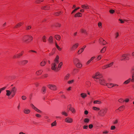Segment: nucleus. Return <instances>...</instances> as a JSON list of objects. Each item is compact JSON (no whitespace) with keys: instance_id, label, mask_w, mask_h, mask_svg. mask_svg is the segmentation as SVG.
I'll list each match as a JSON object with an SVG mask.
<instances>
[{"instance_id":"473e14b6","label":"nucleus","mask_w":134,"mask_h":134,"mask_svg":"<svg viewBox=\"0 0 134 134\" xmlns=\"http://www.w3.org/2000/svg\"><path fill=\"white\" fill-rule=\"evenodd\" d=\"M44 0H36L35 1V3L36 4L40 3L43 2Z\"/></svg>"},{"instance_id":"603ef678","label":"nucleus","mask_w":134,"mask_h":134,"mask_svg":"<svg viewBox=\"0 0 134 134\" xmlns=\"http://www.w3.org/2000/svg\"><path fill=\"white\" fill-rule=\"evenodd\" d=\"M109 133V131L107 130H105L102 132V133L103 134H108Z\"/></svg>"},{"instance_id":"ddd939ff","label":"nucleus","mask_w":134,"mask_h":134,"mask_svg":"<svg viewBox=\"0 0 134 134\" xmlns=\"http://www.w3.org/2000/svg\"><path fill=\"white\" fill-rule=\"evenodd\" d=\"M80 96L81 97L82 99H85L87 96L86 93H82L80 94Z\"/></svg>"},{"instance_id":"2eb2a0df","label":"nucleus","mask_w":134,"mask_h":134,"mask_svg":"<svg viewBox=\"0 0 134 134\" xmlns=\"http://www.w3.org/2000/svg\"><path fill=\"white\" fill-rule=\"evenodd\" d=\"M70 76V74H66L64 77V80L65 81L68 80Z\"/></svg>"},{"instance_id":"f8f14e48","label":"nucleus","mask_w":134,"mask_h":134,"mask_svg":"<svg viewBox=\"0 0 134 134\" xmlns=\"http://www.w3.org/2000/svg\"><path fill=\"white\" fill-rule=\"evenodd\" d=\"M99 41L100 43L103 45H105L107 42L102 38H100L99 39Z\"/></svg>"},{"instance_id":"ea45409f","label":"nucleus","mask_w":134,"mask_h":134,"mask_svg":"<svg viewBox=\"0 0 134 134\" xmlns=\"http://www.w3.org/2000/svg\"><path fill=\"white\" fill-rule=\"evenodd\" d=\"M57 125V122L56 121L51 124V125L52 127L56 126Z\"/></svg>"},{"instance_id":"c9c22d12","label":"nucleus","mask_w":134,"mask_h":134,"mask_svg":"<svg viewBox=\"0 0 134 134\" xmlns=\"http://www.w3.org/2000/svg\"><path fill=\"white\" fill-rule=\"evenodd\" d=\"M48 41L50 43H52L53 42V38L52 36H50L49 38Z\"/></svg>"},{"instance_id":"a18cd8bd","label":"nucleus","mask_w":134,"mask_h":134,"mask_svg":"<svg viewBox=\"0 0 134 134\" xmlns=\"http://www.w3.org/2000/svg\"><path fill=\"white\" fill-rule=\"evenodd\" d=\"M114 64L113 62H111L109 64H107L108 68H110L111 66H112Z\"/></svg>"},{"instance_id":"338daca9","label":"nucleus","mask_w":134,"mask_h":134,"mask_svg":"<svg viewBox=\"0 0 134 134\" xmlns=\"http://www.w3.org/2000/svg\"><path fill=\"white\" fill-rule=\"evenodd\" d=\"M115 12V11L114 10L111 9L110 10L109 12L111 14H113Z\"/></svg>"},{"instance_id":"e433bc0d","label":"nucleus","mask_w":134,"mask_h":134,"mask_svg":"<svg viewBox=\"0 0 134 134\" xmlns=\"http://www.w3.org/2000/svg\"><path fill=\"white\" fill-rule=\"evenodd\" d=\"M116 129V127L114 125H111L110 127L111 130H115Z\"/></svg>"},{"instance_id":"cd10ccee","label":"nucleus","mask_w":134,"mask_h":134,"mask_svg":"<svg viewBox=\"0 0 134 134\" xmlns=\"http://www.w3.org/2000/svg\"><path fill=\"white\" fill-rule=\"evenodd\" d=\"M125 108V106L124 105H122L120 107H119L117 110H118L120 111H123Z\"/></svg>"},{"instance_id":"4d7b16f0","label":"nucleus","mask_w":134,"mask_h":134,"mask_svg":"<svg viewBox=\"0 0 134 134\" xmlns=\"http://www.w3.org/2000/svg\"><path fill=\"white\" fill-rule=\"evenodd\" d=\"M67 107L68 109L70 110L72 109V107L71 105V104H69L68 106Z\"/></svg>"},{"instance_id":"72a5a7b5","label":"nucleus","mask_w":134,"mask_h":134,"mask_svg":"<svg viewBox=\"0 0 134 134\" xmlns=\"http://www.w3.org/2000/svg\"><path fill=\"white\" fill-rule=\"evenodd\" d=\"M46 37L45 36H43L42 37V40L44 42H46Z\"/></svg>"},{"instance_id":"4be33fe9","label":"nucleus","mask_w":134,"mask_h":134,"mask_svg":"<svg viewBox=\"0 0 134 134\" xmlns=\"http://www.w3.org/2000/svg\"><path fill=\"white\" fill-rule=\"evenodd\" d=\"M42 72L43 71L42 70H40L36 72V74L37 75H40L42 74Z\"/></svg>"},{"instance_id":"13d9d810","label":"nucleus","mask_w":134,"mask_h":134,"mask_svg":"<svg viewBox=\"0 0 134 134\" xmlns=\"http://www.w3.org/2000/svg\"><path fill=\"white\" fill-rule=\"evenodd\" d=\"M119 36V33L118 32H116L115 34V38H116Z\"/></svg>"},{"instance_id":"c03bdc74","label":"nucleus","mask_w":134,"mask_h":134,"mask_svg":"<svg viewBox=\"0 0 134 134\" xmlns=\"http://www.w3.org/2000/svg\"><path fill=\"white\" fill-rule=\"evenodd\" d=\"M62 12L61 11H59L55 13V15L56 16H58L60 15L62 13Z\"/></svg>"},{"instance_id":"5701e85b","label":"nucleus","mask_w":134,"mask_h":134,"mask_svg":"<svg viewBox=\"0 0 134 134\" xmlns=\"http://www.w3.org/2000/svg\"><path fill=\"white\" fill-rule=\"evenodd\" d=\"M82 16V14L80 12H78L75 15L74 17L75 18L81 17Z\"/></svg>"},{"instance_id":"c756f323","label":"nucleus","mask_w":134,"mask_h":134,"mask_svg":"<svg viewBox=\"0 0 134 134\" xmlns=\"http://www.w3.org/2000/svg\"><path fill=\"white\" fill-rule=\"evenodd\" d=\"M93 103L95 104H100L102 103L101 101L98 100H94L93 101Z\"/></svg>"},{"instance_id":"dca6fc26","label":"nucleus","mask_w":134,"mask_h":134,"mask_svg":"<svg viewBox=\"0 0 134 134\" xmlns=\"http://www.w3.org/2000/svg\"><path fill=\"white\" fill-rule=\"evenodd\" d=\"M80 60L77 58H74L73 60V62L75 65L77 63L80 62Z\"/></svg>"},{"instance_id":"f704fd0d","label":"nucleus","mask_w":134,"mask_h":134,"mask_svg":"<svg viewBox=\"0 0 134 134\" xmlns=\"http://www.w3.org/2000/svg\"><path fill=\"white\" fill-rule=\"evenodd\" d=\"M20 57L18 54H17L14 55L13 57V58L14 59L19 58Z\"/></svg>"},{"instance_id":"39448f33","label":"nucleus","mask_w":134,"mask_h":134,"mask_svg":"<svg viewBox=\"0 0 134 134\" xmlns=\"http://www.w3.org/2000/svg\"><path fill=\"white\" fill-rule=\"evenodd\" d=\"M107 109H103L100 110L99 111L98 113V115L101 117H103L105 116L107 113Z\"/></svg>"},{"instance_id":"20e7f679","label":"nucleus","mask_w":134,"mask_h":134,"mask_svg":"<svg viewBox=\"0 0 134 134\" xmlns=\"http://www.w3.org/2000/svg\"><path fill=\"white\" fill-rule=\"evenodd\" d=\"M33 37L32 36L26 35L23 37L22 40L24 43L28 44L33 40Z\"/></svg>"},{"instance_id":"0eeeda50","label":"nucleus","mask_w":134,"mask_h":134,"mask_svg":"<svg viewBox=\"0 0 134 134\" xmlns=\"http://www.w3.org/2000/svg\"><path fill=\"white\" fill-rule=\"evenodd\" d=\"M47 87L51 90L53 91H56L57 89L56 86L53 84H48L47 85Z\"/></svg>"},{"instance_id":"864d4df0","label":"nucleus","mask_w":134,"mask_h":134,"mask_svg":"<svg viewBox=\"0 0 134 134\" xmlns=\"http://www.w3.org/2000/svg\"><path fill=\"white\" fill-rule=\"evenodd\" d=\"M74 80H72L68 81V83L69 84H70L74 82Z\"/></svg>"},{"instance_id":"37998d69","label":"nucleus","mask_w":134,"mask_h":134,"mask_svg":"<svg viewBox=\"0 0 134 134\" xmlns=\"http://www.w3.org/2000/svg\"><path fill=\"white\" fill-rule=\"evenodd\" d=\"M70 111L73 114H75L76 113V110L73 107L70 110Z\"/></svg>"},{"instance_id":"423d86ee","label":"nucleus","mask_w":134,"mask_h":134,"mask_svg":"<svg viewBox=\"0 0 134 134\" xmlns=\"http://www.w3.org/2000/svg\"><path fill=\"white\" fill-rule=\"evenodd\" d=\"M128 54H122L120 58V60L121 61H123L128 60L129 59L128 57Z\"/></svg>"},{"instance_id":"7ed1b4c3","label":"nucleus","mask_w":134,"mask_h":134,"mask_svg":"<svg viewBox=\"0 0 134 134\" xmlns=\"http://www.w3.org/2000/svg\"><path fill=\"white\" fill-rule=\"evenodd\" d=\"M17 89L16 88L13 87L12 88L11 91L6 90V95L8 97L11 96V98L13 97L16 93Z\"/></svg>"},{"instance_id":"e2e57ef3","label":"nucleus","mask_w":134,"mask_h":134,"mask_svg":"<svg viewBox=\"0 0 134 134\" xmlns=\"http://www.w3.org/2000/svg\"><path fill=\"white\" fill-rule=\"evenodd\" d=\"M88 127L90 129H91L93 127V125L92 124H90L88 125Z\"/></svg>"},{"instance_id":"4c0bfd02","label":"nucleus","mask_w":134,"mask_h":134,"mask_svg":"<svg viewBox=\"0 0 134 134\" xmlns=\"http://www.w3.org/2000/svg\"><path fill=\"white\" fill-rule=\"evenodd\" d=\"M28 63V61L26 60H23L21 61V63L23 64H25Z\"/></svg>"},{"instance_id":"49530a36","label":"nucleus","mask_w":134,"mask_h":134,"mask_svg":"<svg viewBox=\"0 0 134 134\" xmlns=\"http://www.w3.org/2000/svg\"><path fill=\"white\" fill-rule=\"evenodd\" d=\"M46 90V88L45 87H43L42 88V91L43 93H45Z\"/></svg>"},{"instance_id":"09e8293b","label":"nucleus","mask_w":134,"mask_h":134,"mask_svg":"<svg viewBox=\"0 0 134 134\" xmlns=\"http://www.w3.org/2000/svg\"><path fill=\"white\" fill-rule=\"evenodd\" d=\"M55 46L57 48L59 51H61L62 50V48H61L59 46L57 43H56Z\"/></svg>"},{"instance_id":"a878e982","label":"nucleus","mask_w":134,"mask_h":134,"mask_svg":"<svg viewBox=\"0 0 134 134\" xmlns=\"http://www.w3.org/2000/svg\"><path fill=\"white\" fill-rule=\"evenodd\" d=\"M58 64L57 67L58 69V70L59 71L60 69L62 66L63 63L62 62H61Z\"/></svg>"},{"instance_id":"4468645a","label":"nucleus","mask_w":134,"mask_h":134,"mask_svg":"<svg viewBox=\"0 0 134 134\" xmlns=\"http://www.w3.org/2000/svg\"><path fill=\"white\" fill-rule=\"evenodd\" d=\"M81 7L84 9H89V6L87 4H84L81 5Z\"/></svg>"},{"instance_id":"a211bd4d","label":"nucleus","mask_w":134,"mask_h":134,"mask_svg":"<svg viewBox=\"0 0 134 134\" xmlns=\"http://www.w3.org/2000/svg\"><path fill=\"white\" fill-rule=\"evenodd\" d=\"M84 51V48L83 47L80 48L77 52V54L79 55L80 54L82 53Z\"/></svg>"},{"instance_id":"1a4fd4ad","label":"nucleus","mask_w":134,"mask_h":134,"mask_svg":"<svg viewBox=\"0 0 134 134\" xmlns=\"http://www.w3.org/2000/svg\"><path fill=\"white\" fill-rule=\"evenodd\" d=\"M73 119L71 118L68 117L65 119L64 121L65 122L68 123H71L73 122Z\"/></svg>"},{"instance_id":"0e129e2a","label":"nucleus","mask_w":134,"mask_h":134,"mask_svg":"<svg viewBox=\"0 0 134 134\" xmlns=\"http://www.w3.org/2000/svg\"><path fill=\"white\" fill-rule=\"evenodd\" d=\"M22 99L24 100H25L26 98V97L24 96H23L21 97Z\"/></svg>"},{"instance_id":"f3484780","label":"nucleus","mask_w":134,"mask_h":134,"mask_svg":"<svg viewBox=\"0 0 134 134\" xmlns=\"http://www.w3.org/2000/svg\"><path fill=\"white\" fill-rule=\"evenodd\" d=\"M24 24V22H20L17 24L15 26V28H17L21 26Z\"/></svg>"},{"instance_id":"79ce46f5","label":"nucleus","mask_w":134,"mask_h":134,"mask_svg":"<svg viewBox=\"0 0 134 134\" xmlns=\"http://www.w3.org/2000/svg\"><path fill=\"white\" fill-rule=\"evenodd\" d=\"M62 115H64L66 116H68V114L65 111H63L62 112Z\"/></svg>"},{"instance_id":"f257e3e1","label":"nucleus","mask_w":134,"mask_h":134,"mask_svg":"<svg viewBox=\"0 0 134 134\" xmlns=\"http://www.w3.org/2000/svg\"><path fill=\"white\" fill-rule=\"evenodd\" d=\"M92 77L94 81L100 85L103 86L106 85L107 82L105 79L103 77L101 74L99 72H96L92 76Z\"/></svg>"},{"instance_id":"6ab92c4d","label":"nucleus","mask_w":134,"mask_h":134,"mask_svg":"<svg viewBox=\"0 0 134 134\" xmlns=\"http://www.w3.org/2000/svg\"><path fill=\"white\" fill-rule=\"evenodd\" d=\"M41 8L42 9L45 10H49L50 9V7L48 6H42L41 7Z\"/></svg>"},{"instance_id":"680f3d73","label":"nucleus","mask_w":134,"mask_h":134,"mask_svg":"<svg viewBox=\"0 0 134 134\" xmlns=\"http://www.w3.org/2000/svg\"><path fill=\"white\" fill-rule=\"evenodd\" d=\"M83 129H87L88 128V126L87 125H84L83 126Z\"/></svg>"},{"instance_id":"de8ad7c7","label":"nucleus","mask_w":134,"mask_h":134,"mask_svg":"<svg viewBox=\"0 0 134 134\" xmlns=\"http://www.w3.org/2000/svg\"><path fill=\"white\" fill-rule=\"evenodd\" d=\"M80 31L81 32L84 33H86L87 32L86 30L83 29H81Z\"/></svg>"},{"instance_id":"9d476101","label":"nucleus","mask_w":134,"mask_h":134,"mask_svg":"<svg viewBox=\"0 0 134 134\" xmlns=\"http://www.w3.org/2000/svg\"><path fill=\"white\" fill-rule=\"evenodd\" d=\"M30 106L32 109H33L34 110L36 111L37 112L39 113H42V111L41 110H39L33 104H31Z\"/></svg>"},{"instance_id":"f03ea898","label":"nucleus","mask_w":134,"mask_h":134,"mask_svg":"<svg viewBox=\"0 0 134 134\" xmlns=\"http://www.w3.org/2000/svg\"><path fill=\"white\" fill-rule=\"evenodd\" d=\"M59 57L57 55L54 60V62L51 64V69L54 71L57 72L58 71V69L57 65L59 63Z\"/></svg>"},{"instance_id":"8fccbe9b","label":"nucleus","mask_w":134,"mask_h":134,"mask_svg":"<svg viewBox=\"0 0 134 134\" xmlns=\"http://www.w3.org/2000/svg\"><path fill=\"white\" fill-rule=\"evenodd\" d=\"M118 102L120 103H123L124 102V99L122 98H120L118 100Z\"/></svg>"},{"instance_id":"393cba45","label":"nucleus","mask_w":134,"mask_h":134,"mask_svg":"<svg viewBox=\"0 0 134 134\" xmlns=\"http://www.w3.org/2000/svg\"><path fill=\"white\" fill-rule=\"evenodd\" d=\"M46 61L44 59L40 63V65L41 66H44L46 65Z\"/></svg>"},{"instance_id":"9b49d317","label":"nucleus","mask_w":134,"mask_h":134,"mask_svg":"<svg viewBox=\"0 0 134 134\" xmlns=\"http://www.w3.org/2000/svg\"><path fill=\"white\" fill-rule=\"evenodd\" d=\"M75 65L78 68H81L82 66V64L80 62L76 64Z\"/></svg>"},{"instance_id":"69168bd1","label":"nucleus","mask_w":134,"mask_h":134,"mask_svg":"<svg viewBox=\"0 0 134 134\" xmlns=\"http://www.w3.org/2000/svg\"><path fill=\"white\" fill-rule=\"evenodd\" d=\"M35 116L38 118H41V115L38 114H36Z\"/></svg>"},{"instance_id":"6e6d98bb","label":"nucleus","mask_w":134,"mask_h":134,"mask_svg":"<svg viewBox=\"0 0 134 134\" xmlns=\"http://www.w3.org/2000/svg\"><path fill=\"white\" fill-rule=\"evenodd\" d=\"M80 8V7H78L77 8L75 9L71 12V14H72L75 12L77 10L79 9Z\"/></svg>"},{"instance_id":"b1692460","label":"nucleus","mask_w":134,"mask_h":134,"mask_svg":"<svg viewBox=\"0 0 134 134\" xmlns=\"http://www.w3.org/2000/svg\"><path fill=\"white\" fill-rule=\"evenodd\" d=\"M90 121V119L87 118L84 119L83 120V121L84 123L87 124Z\"/></svg>"},{"instance_id":"412c9836","label":"nucleus","mask_w":134,"mask_h":134,"mask_svg":"<svg viewBox=\"0 0 134 134\" xmlns=\"http://www.w3.org/2000/svg\"><path fill=\"white\" fill-rule=\"evenodd\" d=\"M109 88H111L113 87V83H107L106 85Z\"/></svg>"},{"instance_id":"6e6552de","label":"nucleus","mask_w":134,"mask_h":134,"mask_svg":"<svg viewBox=\"0 0 134 134\" xmlns=\"http://www.w3.org/2000/svg\"><path fill=\"white\" fill-rule=\"evenodd\" d=\"M79 43H76L73 44L70 48V50L72 51H75L78 47Z\"/></svg>"},{"instance_id":"774afa93","label":"nucleus","mask_w":134,"mask_h":134,"mask_svg":"<svg viewBox=\"0 0 134 134\" xmlns=\"http://www.w3.org/2000/svg\"><path fill=\"white\" fill-rule=\"evenodd\" d=\"M24 53V51H22L21 52L18 54L19 55V56H20V57L21 56H22L23 54Z\"/></svg>"},{"instance_id":"aec40b11","label":"nucleus","mask_w":134,"mask_h":134,"mask_svg":"<svg viewBox=\"0 0 134 134\" xmlns=\"http://www.w3.org/2000/svg\"><path fill=\"white\" fill-rule=\"evenodd\" d=\"M30 110L27 109H24L23 111L24 113L26 114L30 113Z\"/></svg>"},{"instance_id":"a19ab883","label":"nucleus","mask_w":134,"mask_h":134,"mask_svg":"<svg viewBox=\"0 0 134 134\" xmlns=\"http://www.w3.org/2000/svg\"><path fill=\"white\" fill-rule=\"evenodd\" d=\"M131 82H134V72L132 74V79H131ZM134 88V86H133Z\"/></svg>"},{"instance_id":"052dcab7","label":"nucleus","mask_w":134,"mask_h":134,"mask_svg":"<svg viewBox=\"0 0 134 134\" xmlns=\"http://www.w3.org/2000/svg\"><path fill=\"white\" fill-rule=\"evenodd\" d=\"M102 24L101 22H99L98 23V26L100 28H102Z\"/></svg>"},{"instance_id":"58836bf2","label":"nucleus","mask_w":134,"mask_h":134,"mask_svg":"<svg viewBox=\"0 0 134 134\" xmlns=\"http://www.w3.org/2000/svg\"><path fill=\"white\" fill-rule=\"evenodd\" d=\"M108 68L107 64L104 65L102 66V69L104 70Z\"/></svg>"},{"instance_id":"2f4dec72","label":"nucleus","mask_w":134,"mask_h":134,"mask_svg":"<svg viewBox=\"0 0 134 134\" xmlns=\"http://www.w3.org/2000/svg\"><path fill=\"white\" fill-rule=\"evenodd\" d=\"M92 109L93 110L96 111H99L100 110L99 108L95 107H92Z\"/></svg>"},{"instance_id":"c85d7f7f","label":"nucleus","mask_w":134,"mask_h":134,"mask_svg":"<svg viewBox=\"0 0 134 134\" xmlns=\"http://www.w3.org/2000/svg\"><path fill=\"white\" fill-rule=\"evenodd\" d=\"M55 38L58 41H60V40L61 37L60 36L58 35H56L55 36Z\"/></svg>"},{"instance_id":"bb28decb","label":"nucleus","mask_w":134,"mask_h":134,"mask_svg":"<svg viewBox=\"0 0 134 134\" xmlns=\"http://www.w3.org/2000/svg\"><path fill=\"white\" fill-rule=\"evenodd\" d=\"M107 47H104L100 50V52L102 53H104L106 51Z\"/></svg>"},{"instance_id":"5fc2aeb1","label":"nucleus","mask_w":134,"mask_h":134,"mask_svg":"<svg viewBox=\"0 0 134 134\" xmlns=\"http://www.w3.org/2000/svg\"><path fill=\"white\" fill-rule=\"evenodd\" d=\"M102 56L101 55H99L97 57V59L98 60H100L102 58Z\"/></svg>"},{"instance_id":"3c124183","label":"nucleus","mask_w":134,"mask_h":134,"mask_svg":"<svg viewBox=\"0 0 134 134\" xmlns=\"http://www.w3.org/2000/svg\"><path fill=\"white\" fill-rule=\"evenodd\" d=\"M31 26H27L26 28V30H29L31 29Z\"/></svg>"},{"instance_id":"bf43d9fd","label":"nucleus","mask_w":134,"mask_h":134,"mask_svg":"<svg viewBox=\"0 0 134 134\" xmlns=\"http://www.w3.org/2000/svg\"><path fill=\"white\" fill-rule=\"evenodd\" d=\"M130 99L129 98H126L124 99V102L125 103H128Z\"/></svg>"},{"instance_id":"7c9ffc66","label":"nucleus","mask_w":134,"mask_h":134,"mask_svg":"<svg viewBox=\"0 0 134 134\" xmlns=\"http://www.w3.org/2000/svg\"><path fill=\"white\" fill-rule=\"evenodd\" d=\"M131 81V79L130 78L127 80L125 81L124 83V84H127L129 83L130 81Z\"/></svg>"}]
</instances>
